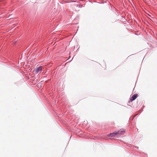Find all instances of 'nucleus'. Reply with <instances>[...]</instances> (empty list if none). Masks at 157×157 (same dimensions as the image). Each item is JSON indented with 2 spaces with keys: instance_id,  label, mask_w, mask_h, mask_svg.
<instances>
[{
  "instance_id": "1",
  "label": "nucleus",
  "mask_w": 157,
  "mask_h": 157,
  "mask_svg": "<svg viewBox=\"0 0 157 157\" xmlns=\"http://www.w3.org/2000/svg\"><path fill=\"white\" fill-rule=\"evenodd\" d=\"M125 132V130L124 129H121L118 132L110 134V136L113 137L118 135H123Z\"/></svg>"
},
{
  "instance_id": "2",
  "label": "nucleus",
  "mask_w": 157,
  "mask_h": 157,
  "mask_svg": "<svg viewBox=\"0 0 157 157\" xmlns=\"http://www.w3.org/2000/svg\"><path fill=\"white\" fill-rule=\"evenodd\" d=\"M43 68L42 66L37 67L33 70L34 72L36 74L40 73Z\"/></svg>"
},
{
  "instance_id": "3",
  "label": "nucleus",
  "mask_w": 157,
  "mask_h": 157,
  "mask_svg": "<svg viewBox=\"0 0 157 157\" xmlns=\"http://www.w3.org/2000/svg\"><path fill=\"white\" fill-rule=\"evenodd\" d=\"M138 95L137 94H134L133 95L132 97L129 100V102H132L133 101L135 100L137 97Z\"/></svg>"
}]
</instances>
